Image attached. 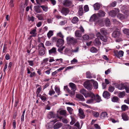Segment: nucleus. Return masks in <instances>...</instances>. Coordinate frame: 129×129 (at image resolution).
<instances>
[{
  "label": "nucleus",
  "instance_id": "43",
  "mask_svg": "<svg viewBox=\"0 0 129 129\" xmlns=\"http://www.w3.org/2000/svg\"><path fill=\"white\" fill-rule=\"evenodd\" d=\"M86 73L87 78H92L91 74L89 72H87Z\"/></svg>",
  "mask_w": 129,
  "mask_h": 129
},
{
  "label": "nucleus",
  "instance_id": "21",
  "mask_svg": "<svg viewBox=\"0 0 129 129\" xmlns=\"http://www.w3.org/2000/svg\"><path fill=\"white\" fill-rule=\"evenodd\" d=\"M69 85L73 91H75L76 89V87L75 85L72 83H69Z\"/></svg>",
  "mask_w": 129,
  "mask_h": 129
},
{
  "label": "nucleus",
  "instance_id": "55",
  "mask_svg": "<svg viewBox=\"0 0 129 129\" xmlns=\"http://www.w3.org/2000/svg\"><path fill=\"white\" fill-rule=\"evenodd\" d=\"M57 36L60 37L62 38H63L64 37V36L61 32H59L57 34Z\"/></svg>",
  "mask_w": 129,
  "mask_h": 129
},
{
  "label": "nucleus",
  "instance_id": "52",
  "mask_svg": "<svg viewBox=\"0 0 129 129\" xmlns=\"http://www.w3.org/2000/svg\"><path fill=\"white\" fill-rule=\"evenodd\" d=\"M40 6L44 11L46 12L48 10V8L47 7L44 6Z\"/></svg>",
  "mask_w": 129,
  "mask_h": 129
},
{
  "label": "nucleus",
  "instance_id": "9",
  "mask_svg": "<svg viewBox=\"0 0 129 129\" xmlns=\"http://www.w3.org/2000/svg\"><path fill=\"white\" fill-rule=\"evenodd\" d=\"M84 86L88 90H91L92 89V85L88 82H85L84 83Z\"/></svg>",
  "mask_w": 129,
  "mask_h": 129
},
{
  "label": "nucleus",
  "instance_id": "51",
  "mask_svg": "<svg viewBox=\"0 0 129 129\" xmlns=\"http://www.w3.org/2000/svg\"><path fill=\"white\" fill-rule=\"evenodd\" d=\"M27 18L28 21H31L32 22H33L34 20V18L33 16L30 17L29 16H28Z\"/></svg>",
  "mask_w": 129,
  "mask_h": 129
},
{
  "label": "nucleus",
  "instance_id": "25",
  "mask_svg": "<svg viewBox=\"0 0 129 129\" xmlns=\"http://www.w3.org/2000/svg\"><path fill=\"white\" fill-rule=\"evenodd\" d=\"M57 112L58 113H59L60 115L64 116H66V111L65 110H59L57 111Z\"/></svg>",
  "mask_w": 129,
  "mask_h": 129
},
{
  "label": "nucleus",
  "instance_id": "14",
  "mask_svg": "<svg viewBox=\"0 0 129 129\" xmlns=\"http://www.w3.org/2000/svg\"><path fill=\"white\" fill-rule=\"evenodd\" d=\"M79 115L80 118L82 119L85 116L84 114L83 110L81 108L79 109Z\"/></svg>",
  "mask_w": 129,
  "mask_h": 129
},
{
  "label": "nucleus",
  "instance_id": "3",
  "mask_svg": "<svg viewBox=\"0 0 129 129\" xmlns=\"http://www.w3.org/2000/svg\"><path fill=\"white\" fill-rule=\"evenodd\" d=\"M122 12L125 14L123 15L121 13H119L117 15V18L121 20L124 19L126 17L129 16V11H125L124 12L122 10Z\"/></svg>",
  "mask_w": 129,
  "mask_h": 129
},
{
  "label": "nucleus",
  "instance_id": "50",
  "mask_svg": "<svg viewBox=\"0 0 129 129\" xmlns=\"http://www.w3.org/2000/svg\"><path fill=\"white\" fill-rule=\"evenodd\" d=\"M71 117L72 119V121L71 122H70V124L71 125H73L76 122V120L74 118L72 117V116H71Z\"/></svg>",
  "mask_w": 129,
  "mask_h": 129
},
{
  "label": "nucleus",
  "instance_id": "39",
  "mask_svg": "<svg viewBox=\"0 0 129 129\" xmlns=\"http://www.w3.org/2000/svg\"><path fill=\"white\" fill-rule=\"evenodd\" d=\"M112 102H117L118 101V98L117 96H114L112 99Z\"/></svg>",
  "mask_w": 129,
  "mask_h": 129
},
{
  "label": "nucleus",
  "instance_id": "48",
  "mask_svg": "<svg viewBox=\"0 0 129 129\" xmlns=\"http://www.w3.org/2000/svg\"><path fill=\"white\" fill-rule=\"evenodd\" d=\"M93 116L96 117H98L99 115V113L96 111H93Z\"/></svg>",
  "mask_w": 129,
  "mask_h": 129
},
{
  "label": "nucleus",
  "instance_id": "15",
  "mask_svg": "<svg viewBox=\"0 0 129 129\" xmlns=\"http://www.w3.org/2000/svg\"><path fill=\"white\" fill-rule=\"evenodd\" d=\"M49 53L50 55L53 54H56L57 53L56 48L54 47L49 50Z\"/></svg>",
  "mask_w": 129,
  "mask_h": 129
},
{
  "label": "nucleus",
  "instance_id": "57",
  "mask_svg": "<svg viewBox=\"0 0 129 129\" xmlns=\"http://www.w3.org/2000/svg\"><path fill=\"white\" fill-rule=\"evenodd\" d=\"M67 22L66 20L62 21L60 22L59 24L60 25H63L67 23Z\"/></svg>",
  "mask_w": 129,
  "mask_h": 129
},
{
  "label": "nucleus",
  "instance_id": "53",
  "mask_svg": "<svg viewBox=\"0 0 129 129\" xmlns=\"http://www.w3.org/2000/svg\"><path fill=\"white\" fill-rule=\"evenodd\" d=\"M82 38L84 40H87L89 39V36L87 35H85L83 36L82 37Z\"/></svg>",
  "mask_w": 129,
  "mask_h": 129
},
{
  "label": "nucleus",
  "instance_id": "24",
  "mask_svg": "<svg viewBox=\"0 0 129 129\" xmlns=\"http://www.w3.org/2000/svg\"><path fill=\"white\" fill-rule=\"evenodd\" d=\"M100 31L101 33L103 35L105 36L107 34V30L105 28L101 29Z\"/></svg>",
  "mask_w": 129,
  "mask_h": 129
},
{
  "label": "nucleus",
  "instance_id": "16",
  "mask_svg": "<svg viewBox=\"0 0 129 129\" xmlns=\"http://www.w3.org/2000/svg\"><path fill=\"white\" fill-rule=\"evenodd\" d=\"M76 98L78 99L79 100L83 101H85V99L82 95L79 94H77L76 95Z\"/></svg>",
  "mask_w": 129,
  "mask_h": 129
},
{
  "label": "nucleus",
  "instance_id": "17",
  "mask_svg": "<svg viewBox=\"0 0 129 129\" xmlns=\"http://www.w3.org/2000/svg\"><path fill=\"white\" fill-rule=\"evenodd\" d=\"M63 5L69 7L72 5V2L69 0H67L64 2L63 3Z\"/></svg>",
  "mask_w": 129,
  "mask_h": 129
},
{
  "label": "nucleus",
  "instance_id": "58",
  "mask_svg": "<svg viewBox=\"0 0 129 129\" xmlns=\"http://www.w3.org/2000/svg\"><path fill=\"white\" fill-rule=\"evenodd\" d=\"M84 11L86 12L89 10V8L87 5H85L84 7Z\"/></svg>",
  "mask_w": 129,
  "mask_h": 129
},
{
  "label": "nucleus",
  "instance_id": "19",
  "mask_svg": "<svg viewBox=\"0 0 129 129\" xmlns=\"http://www.w3.org/2000/svg\"><path fill=\"white\" fill-rule=\"evenodd\" d=\"M34 10L37 13H41L42 11L40 8V7L39 6H35L34 7Z\"/></svg>",
  "mask_w": 129,
  "mask_h": 129
},
{
  "label": "nucleus",
  "instance_id": "18",
  "mask_svg": "<svg viewBox=\"0 0 129 129\" xmlns=\"http://www.w3.org/2000/svg\"><path fill=\"white\" fill-rule=\"evenodd\" d=\"M44 15L43 14H37L36 16V17L39 20H44Z\"/></svg>",
  "mask_w": 129,
  "mask_h": 129
},
{
  "label": "nucleus",
  "instance_id": "36",
  "mask_svg": "<svg viewBox=\"0 0 129 129\" xmlns=\"http://www.w3.org/2000/svg\"><path fill=\"white\" fill-rule=\"evenodd\" d=\"M45 53V51L43 49H40L39 52V54L42 56L44 55Z\"/></svg>",
  "mask_w": 129,
  "mask_h": 129
},
{
  "label": "nucleus",
  "instance_id": "23",
  "mask_svg": "<svg viewBox=\"0 0 129 129\" xmlns=\"http://www.w3.org/2000/svg\"><path fill=\"white\" fill-rule=\"evenodd\" d=\"M82 33L79 30H77L75 32L76 37H81L82 36Z\"/></svg>",
  "mask_w": 129,
  "mask_h": 129
},
{
  "label": "nucleus",
  "instance_id": "29",
  "mask_svg": "<svg viewBox=\"0 0 129 129\" xmlns=\"http://www.w3.org/2000/svg\"><path fill=\"white\" fill-rule=\"evenodd\" d=\"M99 48L98 49H97L96 48L92 47L90 49V51L92 53H96L99 50V47H98Z\"/></svg>",
  "mask_w": 129,
  "mask_h": 129
},
{
  "label": "nucleus",
  "instance_id": "7",
  "mask_svg": "<svg viewBox=\"0 0 129 129\" xmlns=\"http://www.w3.org/2000/svg\"><path fill=\"white\" fill-rule=\"evenodd\" d=\"M119 12V10L117 8H115L114 9L110 11L109 13V15L111 17H114L116 16L117 13Z\"/></svg>",
  "mask_w": 129,
  "mask_h": 129
},
{
  "label": "nucleus",
  "instance_id": "44",
  "mask_svg": "<svg viewBox=\"0 0 129 129\" xmlns=\"http://www.w3.org/2000/svg\"><path fill=\"white\" fill-rule=\"evenodd\" d=\"M128 107L126 105H123L121 106L122 110L123 111H125L128 110Z\"/></svg>",
  "mask_w": 129,
  "mask_h": 129
},
{
  "label": "nucleus",
  "instance_id": "2",
  "mask_svg": "<svg viewBox=\"0 0 129 129\" xmlns=\"http://www.w3.org/2000/svg\"><path fill=\"white\" fill-rule=\"evenodd\" d=\"M121 35V32L119 31H116L113 32L112 36L113 37L116 38V42H119L122 41V39L119 38Z\"/></svg>",
  "mask_w": 129,
  "mask_h": 129
},
{
  "label": "nucleus",
  "instance_id": "62",
  "mask_svg": "<svg viewBox=\"0 0 129 129\" xmlns=\"http://www.w3.org/2000/svg\"><path fill=\"white\" fill-rule=\"evenodd\" d=\"M94 126L95 128L96 129H100L101 127L100 126H99L98 124H94Z\"/></svg>",
  "mask_w": 129,
  "mask_h": 129
},
{
  "label": "nucleus",
  "instance_id": "38",
  "mask_svg": "<svg viewBox=\"0 0 129 129\" xmlns=\"http://www.w3.org/2000/svg\"><path fill=\"white\" fill-rule=\"evenodd\" d=\"M42 1H48L50 2H51V3L53 5H54L56 4V1L55 0H41Z\"/></svg>",
  "mask_w": 129,
  "mask_h": 129
},
{
  "label": "nucleus",
  "instance_id": "28",
  "mask_svg": "<svg viewBox=\"0 0 129 129\" xmlns=\"http://www.w3.org/2000/svg\"><path fill=\"white\" fill-rule=\"evenodd\" d=\"M106 117H108L107 113L106 112H103L101 114V117L102 119H104Z\"/></svg>",
  "mask_w": 129,
  "mask_h": 129
},
{
  "label": "nucleus",
  "instance_id": "47",
  "mask_svg": "<svg viewBox=\"0 0 129 129\" xmlns=\"http://www.w3.org/2000/svg\"><path fill=\"white\" fill-rule=\"evenodd\" d=\"M79 14L80 15H82L83 13V10L82 7L80 8L78 11Z\"/></svg>",
  "mask_w": 129,
  "mask_h": 129
},
{
  "label": "nucleus",
  "instance_id": "32",
  "mask_svg": "<svg viewBox=\"0 0 129 129\" xmlns=\"http://www.w3.org/2000/svg\"><path fill=\"white\" fill-rule=\"evenodd\" d=\"M55 116V114L53 112H49L48 116V118L49 119L52 118H54Z\"/></svg>",
  "mask_w": 129,
  "mask_h": 129
},
{
  "label": "nucleus",
  "instance_id": "46",
  "mask_svg": "<svg viewBox=\"0 0 129 129\" xmlns=\"http://www.w3.org/2000/svg\"><path fill=\"white\" fill-rule=\"evenodd\" d=\"M101 40L104 42H106L107 41V37L105 36H102L100 38Z\"/></svg>",
  "mask_w": 129,
  "mask_h": 129
},
{
  "label": "nucleus",
  "instance_id": "40",
  "mask_svg": "<svg viewBox=\"0 0 129 129\" xmlns=\"http://www.w3.org/2000/svg\"><path fill=\"white\" fill-rule=\"evenodd\" d=\"M53 32L52 30H50L47 34L48 37L49 39L53 36Z\"/></svg>",
  "mask_w": 129,
  "mask_h": 129
},
{
  "label": "nucleus",
  "instance_id": "49",
  "mask_svg": "<svg viewBox=\"0 0 129 129\" xmlns=\"http://www.w3.org/2000/svg\"><path fill=\"white\" fill-rule=\"evenodd\" d=\"M125 95V92H120L119 94V96L120 98L124 97Z\"/></svg>",
  "mask_w": 129,
  "mask_h": 129
},
{
  "label": "nucleus",
  "instance_id": "61",
  "mask_svg": "<svg viewBox=\"0 0 129 129\" xmlns=\"http://www.w3.org/2000/svg\"><path fill=\"white\" fill-rule=\"evenodd\" d=\"M114 88L113 87L111 86L109 88V90L110 92H113L114 90Z\"/></svg>",
  "mask_w": 129,
  "mask_h": 129
},
{
  "label": "nucleus",
  "instance_id": "60",
  "mask_svg": "<svg viewBox=\"0 0 129 129\" xmlns=\"http://www.w3.org/2000/svg\"><path fill=\"white\" fill-rule=\"evenodd\" d=\"M111 71V69H109L105 72V73L106 75H108Z\"/></svg>",
  "mask_w": 129,
  "mask_h": 129
},
{
  "label": "nucleus",
  "instance_id": "27",
  "mask_svg": "<svg viewBox=\"0 0 129 129\" xmlns=\"http://www.w3.org/2000/svg\"><path fill=\"white\" fill-rule=\"evenodd\" d=\"M38 96H39L42 100L43 101H46L47 99V95L45 94H44L42 95L39 94V95Z\"/></svg>",
  "mask_w": 129,
  "mask_h": 129
},
{
  "label": "nucleus",
  "instance_id": "37",
  "mask_svg": "<svg viewBox=\"0 0 129 129\" xmlns=\"http://www.w3.org/2000/svg\"><path fill=\"white\" fill-rule=\"evenodd\" d=\"M105 23L107 26H109L110 25V22L109 19L106 18L105 20Z\"/></svg>",
  "mask_w": 129,
  "mask_h": 129
},
{
  "label": "nucleus",
  "instance_id": "31",
  "mask_svg": "<svg viewBox=\"0 0 129 129\" xmlns=\"http://www.w3.org/2000/svg\"><path fill=\"white\" fill-rule=\"evenodd\" d=\"M122 117L124 120L127 121L128 120V116L125 113H123L122 115Z\"/></svg>",
  "mask_w": 129,
  "mask_h": 129
},
{
  "label": "nucleus",
  "instance_id": "35",
  "mask_svg": "<svg viewBox=\"0 0 129 129\" xmlns=\"http://www.w3.org/2000/svg\"><path fill=\"white\" fill-rule=\"evenodd\" d=\"M72 22L73 23H77L78 21V18L76 17H74L73 19H72Z\"/></svg>",
  "mask_w": 129,
  "mask_h": 129
},
{
  "label": "nucleus",
  "instance_id": "4",
  "mask_svg": "<svg viewBox=\"0 0 129 129\" xmlns=\"http://www.w3.org/2000/svg\"><path fill=\"white\" fill-rule=\"evenodd\" d=\"M67 42L69 44L74 45L77 42V40L71 36H68L67 38Z\"/></svg>",
  "mask_w": 129,
  "mask_h": 129
},
{
  "label": "nucleus",
  "instance_id": "63",
  "mask_svg": "<svg viewBox=\"0 0 129 129\" xmlns=\"http://www.w3.org/2000/svg\"><path fill=\"white\" fill-rule=\"evenodd\" d=\"M55 93V92L53 90H51L49 91V94L51 96L52 95L54 94Z\"/></svg>",
  "mask_w": 129,
  "mask_h": 129
},
{
  "label": "nucleus",
  "instance_id": "41",
  "mask_svg": "<svg viewBox=\"0 0 129 129\" xmlns=\"http://www.w3.org/2000/svg\"><path fill=\"white\" fill-rule=\"evenodd\" d=\"M79 48L78 47H76L74 49H72L71 51L73 53H76L79 52Z\"/></svg>",
  "mask_w": 129,
  "mask_h": 129
},
{
  "label": "nucleus",
  "instance_id": "26",
  "mask_svg": "<svg viewBox=\"0 0 129 129\" xmlns=\"http://www.w3.org/2000/svg\"><path fill=\"white\" fill-rule=\"evenodd\" d=\"M99 17L100 16L104 17L105 16V12L102 10H100L99 11V13L97 14Z\"/></svg>",
  "mask_w": 129,
  "mask_h": 129
},
{
  "label": "nucleus",
  "instance_id": "11",
  "mask_svg": "<svg viewBox=\"0 0 129 129\" xmlns=\"http://www.w3.org/2000/svg\"><path fill=\"white\" fill-rule=\"evenodd\" d=\"M64 43V40L62 39H58L57 41L56 46L57 47H60L62 46Z\"/></svg>",
  "mask_w": 129,
  "mask_h": 129
},
{
  "label": "nucleus",
  "instance_id": "33",
  "mask_svg": "<svg viewBox=\"0 0 129 129\" xmlns=\"http://www.w3.org/2000/svg\"><path fill=\"white\" fill-rule=\"evenodd\" d=\"M36 28L35 29H34L32 30L30 32V34L32 35L33 37L35 36L37 34V33L36 32Z\"/></svg>",
  "mask_w": 129,
  "mask_h": 129
},
{
  "label": "nucleus",
  "instance_id": "34",
  "mask_svg": "<svg viewBox=\"0 0 129 129\" xmlns=\"http://www.w3.org/2000/svg\"><path fill=\"white\" fill-rule=\"evenodd\" d=\"M124 34H126L128 36H129V29L126 28H124L122 30Z\"/></svg>",
  "mask_w": 129,
  "mask_h": 129
},
{
  "label": "nucleus",
  "instance_id": "45",
  "mask_svg": "<svg viewBox=\"0 0 129 129\" xmlns=\"http://www.w3.org/2000/svg\"><path fill=\"white\" fill-rule=\"evenodd\" d=\"M55 90L56 92L58 93L59 95L60 93V91L59 87L55 86Z\"/></svg>",
  "mask_w": 129,
  "mask_h": 129
},
{
  "label": "nucleus",
  "instance_id": "1",
  "mask_svg": "<svg viewBox=\"0 0 129 129\" xmlns=\"http://www.w3.org/2000/svg\"><path fill=\"white\" fill-rule=\"evenodd\" d=\"M89 98H90L86 101L87 103L90 104L93 103L99 102L101 101L100 96L98 95H95L92 92Z\"/></svg>",
  "mask_w": 129,
  "mask_h": 129
},
{
  "label": "nucleus",
  "instance_id": "20",
  "mask_svg": "<svg viewBox=\"0 0 129 129\" xmlns=\"http://www.w3.org/2000/svg\"><path fill=\"white\" fill-rule=\"evenodd\" d=\"M94 45L95 46H98L101 44V43L98 38L96 39L93 42Z\"/></svg>",
  "mask_w": 129,
  "mask_h": 129
},
{
  "label": "nucleus",
  "instance_id": "30",
  "mask_svg": "<svg viewBox=\"0 0 129 129\" xmlns=\"http://www.w3.org/2000/svg\"><path fill=\"white\" fill-rule=\"evenodd\" d=\"M100 7V4L98 3H96L93 6L95 10H98L99 9Z\"/></svg>",
  "mask_w": 129,
  "mask_h": 129
},
{
  "label": "nucleus",
  "instance_id": "22",
  "mask_svg": "<svg viewBox=\"0 0 129 129\" xmlns=\"http://www.w3.org/2000/svg\"><path fill=\"white\" fill-rule=\"evenodd\" d=\"M103 95V97L105 98L108 99L110 98V94L107 91L104 92Z\"/></svg>",
  "mask_w": 129,
  "mask_h": 129
},
{
  "label": "nucleus",
  "instance_id": "10",
  "mask_svg": "<svg viewBox=\"0 0 129 129\" xmlns=\"http://www.w3.org/2000/svg\"><path fill=\"white\" fill-rule=\"evenodd\" d=\"M99 17L97 14H94L90 18V20L92 21L97 22L98 20Z\"/></svg>",
  "mask_w": 129,
  "mask_h": 129
},
{
  "label": "nucleus",
  "instance_id": "64",
  "mask_svg": "<svg viewBox=\"0 0 129 129\" xmlns=\"http://www.w3.org/2000/svg\"><path fill=\"white\" fill-rule=\"evenodd\" d=\"M64 89L65 90H66L68 92H69L70 90L68 88L67 86H64Z\"/></svg>",
  "mask_w": 129,
  "mask_h": 129
},
{
  "label": "nucleus",
  "instance_id": "6",
  "mask_svg": "<svg viewBox=\"0 0 129 129\" xmlns=\"http://www.w3.org/2000/svg\"><path fill=\"white\" fill-rule=\"evenodd\" d=\"M80 92L83 95L85 98H89L90 97L92 92H87L85 89H83L80 90Z\"/></svg>",
  "mask_w": 129,
  "mask_h": 129
},
{
  "label": "nucleus",
  "instance_id": "5",
  "mask_svg": "<svg viewBox=\"0 0 129 129\" xmlns=\"http://www.w3.org/2000/svg\"><path fill=\"white\" fill-rule=\"evenodd\" d=\"M117 87L118 89L120 90H122L125 88L127 93H128L129 92L128 87L126 86V84L125 83H121L118 85Z\"/></svg>",
  "mask_w": 129,
  "mask_h": 129
},
{
  "label": "nucleus",
  "instance_id": "54",
  "mask_svg": "<svg viewBox=\"0 0 129 129\" xmlns=\"http://www.w3.org/2000/svg\"><path fill=\"white\" fill-rule=\"evenodd\" d=\"M93 84L94 88L96 89H97L98 87V85L97 82L95 81H94Z\"/></svg>",
  "mask_w": 129,
  "mask_h": 129
},
{
  "label": "nucleus",
  "instance_id": "59",
  "mask_svg": "<svg viewBox=\"0 0 129 129\" xmlns=\"http://www.w3.org/2000/svg\"><path fill=\"white\" fill-rule=\"evenodd\" d=\"M41 90V87H38V88L37 91V94L38 96L39 95V93L40 92V91Z\"/></svg>",
  "mask_w": 129,
  "mask_h": 129
},
{
  "label": "nucleus",
  "instance_id": "13",
  "mask_svg": "<svg viewBox=\"0 0 129 129\" xmlns=\"http://www.w3.org/2000/svg\"><path fill=\"white\" fill-rule=\"evenodd\" d=\"M69 11L68 8H63L61 11V13L65 15H67L69 12Z\"/></svg>",
  "mask_w": 129,
  "mask_h": 129
},
{
  "label": "nucleus",
  "instance_id": "8",
  "mask_svg": "<svg viewBox=\"0 0 129 129\" xmlns=\"http://www.w3.org/2000/svg\"><path fill=\"white\" fill-rule=\"evenodd\" d=\"M115 55L118 58L123 56L124 54L123 52L121 50L119 51L118 52L117 51H114Z\"/></svg>",
  "mask_w": 129,
  "mask_h": 129
},
{
  "label": "nucleus",
  "instance_id": "56",
  "mask_svg": "<svg viewBox=\"0 0 129 129\" xmlns=\"http://www.w3.org/2000/svg\"><path fill=\"white\" fill-rule=\"evenodd\" d=\"M78 62L77 60L75 58H74L71 61V64H74L75 63Z\"/></svg>",
  "mask_w": 129,
  "mask_h": 129
},
{
  "label": "nucleus",
  "instance_id": "42",
  "mask_svg": "<svg viewBox=\"0 0 129 129\" xmlns=\"http://www.w3.org/2000/svg\"><path fill=\"white\" fill-rule=\"evenodd\" d=\"M67 110L70 114H72L73 113V110L71 108L68 107L67 108Z\"/></svg>",
  "mask_w": 129,
  "mask_h": 129
},
{
  "label": "nucleus",
  "instance_id": "12",
  "mask_svg": "<svg viewBox=\"0 0 129 129\" xmlns=\"http://www.w3.org/2000/svg\"><path fill=\"white\" fill-rule=\"evenodd\" d=\"M63 124L60 122H57L55 123L53 126L54 129H57L61 127L62 126Z\"/></svg>",
  "mask_w": 129,
  "mask_h": 129
}]
</instances>
